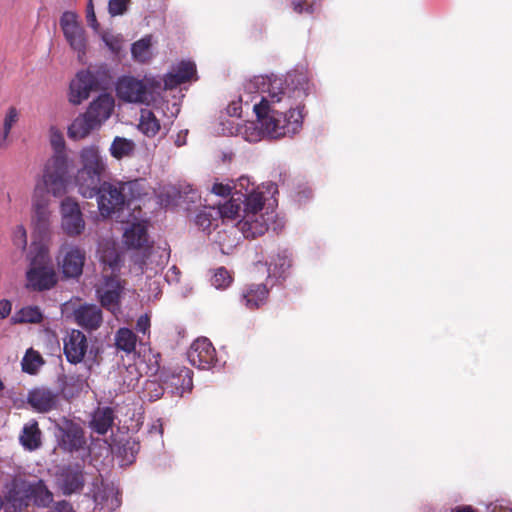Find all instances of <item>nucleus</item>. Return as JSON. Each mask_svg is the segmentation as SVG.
<instances>
[{"mask_svg":"<svg viewBox=\"0 0 512 512\" xmlns=\"http://www.w3.org/2000/svg\"><path fill=\"white\" fill-rule=\"evenodd\" d=\"M138 128L145 136L154 137L160 130V122L151 110L144 108L140 111Z\"/></svg>","mask_w":512,"mask_h":512,"instance_id":"2f4dec72","label":"nucleus"},{"mask_svg":"<svg viewBox=\"0 0 512 512\" xmlns=\"http://www.w3.org/2000/svg\"><path fill=\"white\" fill-rule=\"evenodd\" d=\"M43 313L38 306H25L11 317L12 324H39L43 321Z\"/></svg>","mask_w":512,"mask_h":512,"instance_id":"c756f323","label":"nucleus"},{"mask_svg":"<svg viewBox=\"0 0 512 512\" xmlns=\"http://www.w3.org/2000/svg\"><path fill=\"white\" fill-rule=\"evenodd\" d=\"M151 39L150 37L142 38L132 44L131 53L135 60L141 63L147 62L151 57L150 52Z\"/></svg>","mask_w":512,"mask_h":512,"instance_id":"e433bc0d","label":"nucleus"},{"mask_svg":"<svg viewBox=\"0 0 512 512\" xmlns=\"http://www.w3.org/2000/svg\"><path fill=\"white\" fill-rule=\"evenodd\" d=\"M42 432L38 422L32 420L25 424L20 434L19 440L21 445L28 451H34L40 448L42 441Z\"/></svg>","mask_w":512,"mask_h":512,"instance_id":"a878e982","label":"nucleus"},{"mask_svg":"<svg viewBox=\"0 0 512 512\" xmlns=\"http://www.w3.org/2000/svg\"><path fill=\"white\" fill-rule=\"evenodd\" d=\"M97 128H99L97 122H94L86 113H83L76 117L68 127V136L73 140L83 139Z\"/></svg>","mask_w":512,"mask_h":512,"instance_id":"bb28decb","label":"nucleus"},{"mask_svg":"<svg viewBox=\"0 0 512 512\" xmlns=\"http://www.w3.org/2000/svg\"><path fill=\"white\" fill-rule=\"evenodd\" d=\"M183 144H184V142H179V138L176 140V145H177V146H181V145H183Z\"/></svg>","mask_w":512,"mask_h":512,"instance_id":"bf43d9fd","label":"nucleus"},{"mask_svg":"<svg viewBox=\"0 0 512 512\" xmlns=\"http://www.w3.org/2000/svg\"><path fill=\"white\" fill-rule=\"evenodd\" d=\"M196 74V65L191 61H182L176 67L174 73L166 76L164 82L167 89L175 88L176 86L190 81Z\"/></svg>","mask_w":512,"mask_h":512,"instance_id":"b1692460","label":"nucleus"},{"mask_svg":"<svg viewBox=\"0 0 512 512\" xmlns=\"http://www.w3.org/2000/svg\"><path fill=\"white\" fill-rule=\"evenodd\" d=\"M51 145L54 155L45 163L42 177L45 184L52 188L53 196L61 197L66 193L69 183V160L63 136L60 133H53Z\"/></svg>","mask_w":512,"mask_h":512,"instance_id":"7ed1b4c3","label":"nucleus"},{"mask_svg":"<svg viewBox=\"0 0 512 512\" xmlns=\"http://www.w3.org/2000/svg\"><path fill=\"white\" fill-rule=\"evenodd\" d=\"M188 359L193 366L208 369L217 362L216 350L208 338H198L190 346Z\"/></svg>","mask_w":512,"mask_h":512,"instance_id":"dca6fc26","label":"nucleus"},{"mask_svg":"<svg viewBox=\"0 0 512 512\" xmlns=\"http://www.w3.org/2000/svg\"><path fill=\"white\" fill-rule=\"evenodd\" d=\"M197 224L203 227V229L208 228L211 225V220L206 214H198L197 215Z\"/></svg>","mask_w":512,"mask_h":512,"instance_id":"864d4df0","label":"nucleus"},{"mask_svg":"<svg viewBox=\"0 0 512 512\" xmlns=\"http://www.w3.org/2000/svg\"><path fill=\"white\" fill-rule=\"evenodd\" d=\"M453 512H476L471 506H460L453 510Z\"/></svg>","mask_w":512,"mask_h":512,"instance_id":"6e6d98bb","label":"nucleus"},{"mask_svg":"<svg viewBox=\"0 0 512 512\" xmlns=\"http://www.w3.org/2000/svg\"><path fill=\"white\" fill-rule=\"evenodd\" d=\"M147 228L141 223H134L123 235L124 243L131 248H142L147 243Z\"/></svg>","mask_w":512,"mask_h":512,"instance_id":"c85d7f7f","label":"nucleus"},{"mask_svg":"<svg viewBox=\"0 0 512 512\" xmlns=\"http://www.w3.org/2000/svg\"><path fill=\"white\" fill-rule=\"evenodd\" d=\"M22 370L29 374H35L38 369L44 364V360L39 352L30 348L27 350L22 359Z\"/></svg>","mask_w":512,"mask_h":512,"instance_id":"4c0bfd02","label":"nucleus"},{"mask_svg":"<svg viewBox=\"0 0 512 512\" xmlns=\"http://www.w3.org/2000/svg\"><path fill=\"white\" fill-rule=\"evenodd\" d=\"M62 384L60 387V393L65 399H71L79 394L81 388L80 386L75 385V381L73 378H68L63 376L61 378Z\"/></svg>","mask_w":512,"mask_h":512,"instance_id":"a19ab883","label":"nucleus"},{"mask_svg":"<svg viewBox=\"0 0 512 512\" xmlns=\"http://www.w3.org/2000/svg\"><path fill=\"white\" fill-rule=\"evenodd\" d=\"M150 386L155 387V389H154V390H155L154 395H151V396H150V399H151V400H157V399H158V398H160V396L162 395V393H163V392H162L163 388H162V387H160V386H158V385H157L156 383H154V382H152V383L150 384Z\"/></svg>","mask_w":512,"mask_h":512,"instance_id":"5fc2aeb1","label":"nucleus"},{"mask_svg":"<svg viewBox=\"0 0 512 512\" xmlns=\"http://www.w3.org/2000/svg\"><path fill=\"white\" fill-rule=\"evenodd\" d=\"M309 92L310 83L301 72L269 78L267 96L253 108L261 132L272 139L299 133L305 117L303 102Z\"/></svg>","mask_w":512,"mask_h":512,"instance_id":"f257e3e1","label":"nucleus"},{"mask_svg":"<svg viewBox=\"0 0 512 512\" xmlns=\"http://www.w3.org/2000/svg\"><path fill=\"white\" fill-rule=\"evenodd\" d=\"M211 285L217 289H225L230 286L233 278L225 267H219L214 270L211 276Z\"/></svg>","mask_w":512,"mask_h":512,"instance_id":"58836bf2","label":"nucleus"},{"mask_svg":"<svg viewBox=\"0 0 512 512\" xmlns=\"http://www.w3.org/2000/svg\"><path fill=\"white\" fill-rule=\"evenodd\" d=\"M122 191L124 192L125 205L130 207L133 201L140 199L146 195L144 183L141 180H133L129 182H120Z\"/></svg>","mask_w":512,"mask_h":512,"instance_id":"473e14b6","label":"nucleus"},{"mask_svg":"<svg viewBox=\"0 0 512 512\" xmlns=\"http://www.w3.org/2000/svg\"><path fill=\"white\" fill-rule=\"evenodd\" d=\"M18 121V111L15 107H10L6 113L3 123V131L0 136V147L5 145L6 139L13 125Z\"/></svg>","mask_w":512,"mask_h":512,"instance_id":"ea45409f","label":"nucleus"},{"mask_svg":"<svg viewBox=\"0 0 512 512\" xmlns=\"http://www.w3.org/2000/svg\"><path fill=\"white\" fill-rule=\"evenodd\" d=\"M102 39L113 53H118L121 50V40L118 37L111 34H104Z\"/></svg>","mask_w":512,"mask_h":512,"instance_id":"49530a36","label":"nucleus"},{"mask_svg":"<svg viewBox=\"0 0 512 512\" xmlns=\"http://www.w3.org/2000/svg\"><path fill=\"white\" fill-rule=\"evenodd\" d=\"M115 419L114 410L111 407H98L90 421V428L99 435H105L113 426Z\"/></svg>","mask_w":512,"mask_h":512,"instance_id":"393cba45","label":"nucleus"},{"mask_svg":"<svg viewBox=\"0 0 512 512\" xmlns=\"http://www.w3.org/2000/svg\"><path fill=\"white\" fill-rule=\"evenodd\" d=\"M81 168L75 175L78 192L85 198L95 196L96 185H99L106 173V163L96 146L82 149L80 153Z\"/></svg>","mask_w":512,"mask_h":512,"instance_id":"20e7f679","label":"nucleus"},{"mask_svg":"<svg viewBox=\"0 0 512 512\" xmlns=\"http://www.w3.org/2000/svg\"><path fill=\"white\" fill-rule=\"evenodd\" d=\"M211 191L215 195L226 197L231 194V187L228 184L214 183Z\"/></svg>","mask_w":512,"mask_h":512,"instance_id":"09e8293b","label":"nucleus"},{"mask_svg":"<svg viewBox=\"0 0 512 512\" xmlns=\"http://www.w3.org/2000/svg\"><path fill=\"white\" fill-rule=\"evenodd\" d=\"M75 322L82 328L93 331L98 329L103 321L102 310L94 304H83L73 312Z\"/></svg>","mask_w":512,"mask_h":512,"instance_id":"aec40b11","label":"nucleus"},{"mask_svg":"<svg viewBox=\"0 0 512 512\" xmlns=\"http://www.w3.org/2000/svg\"><path fill=\"white\" fill-rule=\"evenodd\" d=\"M290 267L291 259L285 254H278L269 264L268 276L276 278L285 277V274Z\"/></svg>","mask_w":512,"mask_h":512,"instance_id":"f704fd0d","label":"nucleus"},{"mask_svg":"<svg viewBox=\"0 0 512 512\" xmlns=\"http://www.w3.org/2000/svg\"><path fill=\"white\" fill-rule=\"evenodd\" d=\"M61 229L69 237L80 236L85 230V220L79 203L66 197L60 204Z\"/></svg>","mask_w":512,"mask_h":512,"instance_id":"9b49d317","label":"nucleus"},{"mask_svg":"<svg viewBox=\"0 0 512 512\" xmlns=\"http://www.w3.org/2000/svg\"><path fill=\"white\" fill-rule=\"evenodd\" d=\"M249 183V179L246 178V177H241L239 178V185L241 187H244V185L248 184Z\"/></svg>","mask_w":512,"mask_h":512,"instance_id":"4d7b16f0","label":"nucleus"},{"mask_svg":"<svg viewBox=\"0 0 512 512\" xmlns=\"http://www.w3.org/2000/svg\"><path fill=\"white\" fill-rule=\"evenodd\" d=\"M53 512H75L72 505L65 500L57 502L53 507Z\"/></svg>","mask_w":512,"mask_h":512,"instance_id":"603ef678","label":"nucleus"},{"mask_svg":"<svg viewBox=\"0 0 512 512\" xmlns=\"http://www.w3.org/2000/svg\"><path fill=\"white\" fill-rule=\"evenodd\" d=\"M159 87L160 82L153 78L122 76L116 83V95L126 103L149 104L153 91Z\"/></svg>","mask_w":512,"mask_h":512,"instance_id":"0eeeda50","label":"nucleus"},{"mask_svg":"<svg viewBox=\"0 0 512 512\" xmlns=\"http://www.w3.org/2000/svg\"><path fill=\"white\" fill-rule=\"evenodd\" d=\"M53 501V494L43 480L28 481L15 479L6 495L5 512H21L31 502L47 507Z\"/></svg>","mask_w":512,"mask_h":512,"instance_id":"f03ea898","label":"nucleus"},{"mask_svg":"<svg viewBox=\"0 0 512 512\" xmlns=\"http://www.w3.org/2000/svg\"><path fill=\"white\" fill-rule=\"evenodd\" d=\"M12 241L14 246L21 249H26L27 246V231L23 225H17L12 232Z\"/></svg>","mask_w":512,"mask_h":512,"instance_id":"79ce46f5","label":"nucleus"},{"mask_svg":"<svg viewBox=\"0 0 512 512\" xmlns=\"http://www.w3.org/2000/svg\"><path fill=\"white\" fill-rule=\"evenodd\" d=\"M12 311V302L8 299L0 300V320L6 319Z\"/></svg>","mask_w":512,"mask_h":512,"instance_id":"3c124183","label":"nucleus"},{"mask_svg":"<svg viewBox=\"0 0 512 512\" xmlns=\"http://www.w3.org/2000/svg\"><path fill=\"white\" fill-rule=\"evenodd\" d=\"M57 430L58 446L62 451L74 453L85 447V433L79 424L64 418L61 424L57 425Z\"/></svg>","mask_w":512,"mask_h":512,"instance_id":"f8f14e48","label":"nucleus"},{"mask_svg":"<svg viewBox=\"0 0 512 512\" xmlns=\"http://www.w3.org/2000/svg\"><path fill=\"white\" fill-rule=\"evenodd\" d=\"M113 108L114 99L111 95L104 93L90 103L85 113L94 122H97L98 127H100L102 123L110 117Z\"/></svg>","mask_w":512,"mask_h":512,"instance_id":"5701e85b","label":"nucleus"},{"mask_svg":"<svg viewBox=\"0 0 512 512\" xmlns=\"http://www.w3.org/2000/svg\"><path fill=\"white\" fill-rule=\"evenodd\" d=\"M317 0H292L291 6L294 12L298 14L314 12V6Z\"/></svg>","mask_w":512,"mask_h":512,"instance_id":"c03bdc74","label":"nucleus"},{"mask_svg":"<svg viewBox=\"0 0 512 512\" xmlns=\"http://www.w3.org/2000/svg\"><path fill=\"white\" fill-rule=\"evenodd\" d=\"M27 404L37 413H49L60 406L59 393L45 386L28 392Z\"/></svg>","mask_w":512,"mask_h":512,"instance_id":"2eb2a0df","label":"nucleus"},{"mask_svg":"<svg viewBox=\"0 0 512 512\" xmlns=\"http://www.w3.org/2000/svg\"><path fill=\"white\" fill-rule=\"evenodd\" d=\"M135 143L124 137H115L111 146L110 153L115 159L129 157L134 153Z\"/></svg>","mask_w":512,"mask_h":512,"instance_id":"72a5a7b5","label":"nucleus"},{"mask_svg":"<svg viewBox=\"0 0 512 512\" xmlns=\"http://www.w3.org/2000/svg\"><path fill=\"white\" fill-rule=\"evenodd\" d=\"M124 287L116 277H109L105 280L102 288L97 289L100 303L113 314L120 311V298Z\"/></svg>","mask_w":512,"mask_h":512,"instance_id":"6ab92c4d","label":"nucleus"},{"mask_svg":"<svg viewBox=\"0 0 512 512\" xmlns=\"http://www.w3.org/2000/svg\"><path fill=\"white\" fill-rule=\"evenodd\" d=\"M56 259L64 278L78 279L83 273L86 252L78 245L64 242L59 247Z\"/></svg>","mask_w":512,"mask_h":512,"instance_id":"6e6552de","label":"nucleus"},{"mask_svg":"<svg viewBox=\"0 0 512 512\" xmlns=\"http://www.w3.org/2000/svg\"><path fill=\"white\" fill-rule=\"evenodd\" d=\"M150 328V318L147 314L141 315L136 322V330L143 334L149 331Z\"/></svg>","mask_w":512,"mask_h":512,"instance_id":"8fccbe9b","label":"nucleus"},{"mask_svg":"<svg viewBox=\"0 0 512 512\" xmlns=\"http://www.w3.org/2000/svg\"><path fill=\"white\" fill-rule=\"evenodd\" d=\"M269 289L266 284H248L240 294V302L249 310H256L268 301Z\"/></svg>","mask_w":512,"mask_h":512,"instance_id":"412c9836","label":"nucleus"},{"mask_svg":"<svg viewBox=\"0 0 512 512\" xmlns=\"http://www.w3.org/2000/svg\"><path fill=\"white\" fill-rule=\"evenodd\" d=\"M237 228L247 239H254L264 235L268 230V219L264 214L249 213L243 215L242 219L237 223Z\"/></svg>","mask_w":512,"mask_h":512,"instance_id":"4be33fe9","label":"nucleus"},{"mask_svg":"<svg viewBox=\"0 0 512 512\" xmlns=\"http://www.w3.org/2000/svg\"><path fill=\"white\" fill-rule=\"evenodd\" d=\"M102 261L108 264L111 268H115L118 266L120 257L116 250L106 251L102 255Z\"/></svg>","mask_w":512,"mask_h":512,"instance_id":"de8ad7c7","label":"nucleus"},{"mask_svg":"<svg viewBox=\"0 0 512 512\" xmlns=\"http://www.w3.org/2000/svg\"><path fill=\"white\" fill-rule=\"evenodd\" d=\"M4 389V384L2 382V380L0 379V392Z\"/></svg>","mask_w":512,"mask_h":512,"instance_id":"13d9d810","label":"nucleus"},{"mask_svg":"<svg viewBox=\"0 0 512 512\" xmlns=\"http://www.w3.org/2000/svg\"><path fill=\"white\" fill-rule=\"evenodd\" d=\"M58 483L64 495L80 492L85 485L83 467L78 463L64 466L59 473Z\"/></svg>","mask_w":512,"mask_h":512,"instance_id":"a211bd4d","label":"nucleus"},{"mask_svg":"<svg viewBox=\"0 0 512 512\" xmlns=\"http://www.w3.org/2000/svg\"><path fill=\"white\" fill-rule=\"evenodd\" d=\"M162 381L172 394L182 396L193 388V371L185 366H176L164 371Z\"/></svg>","mask_w":512,"mask_h":512,"instance_id":"4468645a","label":"nucleus"},{"mask_svg":"<svg viewBox=\"0 0 512 512\" xmlns=\"http://www.w3.org/2000/svg\"><path fill=\"white\" fill-rule=\"evenodd\" d=\"M123 193L120 182L103 181L96 185L94 197H97L98 209L103 217H110L124 208Z\"/></svg>","mask_w":512,"mask_h":512,"instance_id":"1a4fd4ad","label":"nucleus"},{"mask_svg":"<svg viewBox=\"0 0 512 512\" xmlns=\"http://www.w3.org/2000/svg\"><path fill=\"white\" fill-rule=\"evenodd\" d=\"M49 194L53 195L52 188L46 185L44 178L41 177L35 185L32 195L31 221L35 231L42 238L50 234L52 227L51 199Z\"/></svg>","mask_w":512,"mask_h":512,"instance_id":"423d86ee","label":"nucleus"},{"mask_svg":"<svg viewBox=\"0 0 512 512\" xmlns=\"http://www.w3.org/2000/svg\"><path fill=\"white\" fill-rule=\"evenodd\" d=\"M131 0H109L108 12L111 16H120L126 13Z\"/></svg>","mask_w":512,"mask_h":512,"instance_id":"37998d69","label":"nucleus"},{"mask_svg":"<svg viewBox=\"0 0 512 512\" xmlns=\"http://www.w3.org/2000/svg\"><path fill=\"white\" fill-rule=\"evenodd\" d=\"M99 82L96 75L90 70H81L71 81L69 87V101L74 105H79L88 99L92 91H96Z\"/></svg>","mask_w":512,"mask_h":512,"instance_id":"ddd939ff","label":"nucleus"},{"mask_svg":"<svg viewBox=\"0 0 512 512\" xmlns=\"http://www.w3.org/2000/svg\"><path fill=\"white\" fill-rule=\"evenodd\" d=\"M29 268L26 272L27 285L34 291H45L57 283L56 272L51 265L49 249L33 243L27 256Z\"/></svg>","mask_w":512,"mask_h":512,"instance_id":"39448f33","label":"nucleus"},{"mask_svg":"<svg viewBox=\"0 0 512 512\" xmlns=\"http://www.w3.org/2000/svg\"><path fill=\"white\" fill-rule=\"evenodd\" d=\"M60 27L71 49L78 53L79 58L84 56L87 49V38L83 26L78 21L77 14L71 11L64 12L60 18Z\"/></svg>","mask_w":512,"mask_h":512,"instance_id":"9d476101","label":"nucleus"},{"mask_svg":"<svg viewBox=\"0 0 512 512\" xmlns=\"http://www.w3.org/2000/svg\"><path fill=\"white\" fill-rule=\"evenodd\" d=\"M242 198L239 195H232L229 201L218 207V213L223 219H235L241 211Z\"/></svg>","mask_w":512,"mask_h":512,"instance_id":"c9c22d12","label":"nucleus"},{"mask_svg":"<svg viewBox=\"0 0 512 512\" xmlns=\"http://www.w3.org/2000/svg\"><path fill=\"white\" fill-rule=\"evenodd\" d=\"M235 195H239L242 198V204H244L243 215L249 213L261 214L260 212L265 204V197L262 192L252 190L251 192L246 191L242 193L236 191Z\"/></svg>","mask_w":512,"mask_h":512,"instance_id":"cd10ccee","label":"nucleus"},{"mask_svg":"<svg viewBox=\"0 0 512 512\" xmlns=\"http://www.w3.org/2000/svg\"><path fill=\"white\" fill-rule=\"evenodd\" d=\"M88 341L86 335L80 330L73 329L63 340V352L71 364H79L87 353Z\"/></svg>","mask_w":512,"mask_h":512,"instance_id":"f3484780","label":"nucleus"},{"mask_svg":"<svg viewBox=\"0 0 512 512\" xmlns=\"http://www.w3.org/2000/svg\"><path fill=\"white\" fill-rule=\"evenodd\" d=\"M86 19L88 25L93 28L95 31L99 29V23L96 18V14L94 11V4L93 0H88L87 6H86Z\"/></svg>","mask_w":512,"mask_h":512,"instance_id":"a18cd8bd","label":"nucleus"},{"mask_svg":"<svg viewBox=\"0 0 512 512\" xmlns=\"http://www.w3.org/2000/svg\"><path fill=\"white\" fill-rule=\"evenodd\" d=\"M114 340L116 348L127 354L134 352L136 349L137 336L129 328H119L115 333Z\"/></svg>","mask_w":512,"mask_h":512,"instance_id":"7c9ffc66","label":"nucleus"}]
</instances>
